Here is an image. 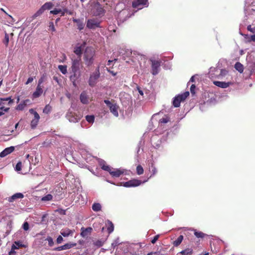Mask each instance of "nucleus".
I'll return each mask as SVG.
<instances>
[{
	"label": "nucleus",
	"mask_w": 255,
	"mask_h": 255,
	"mask_svg": "<svg viewBox=\"0 0 255 255\" xmlns=\"http://www.w3.org/2000/svg\"><path fill=\"white\" fill-rule=\"evenodd\" d=\"M95 55V50L92 47H87L84 52V60L85 64L89 66L94 62V56Z\"/></svg>",
	"instance_id": "1"
},
{
	"label": "nucleus",
	"mask_w": 255,
	"mask_h": 255,
	"mask_svg": "<svg viewBox=\"0 0 255 255\" xmlns=\"http://www.w3.org/2000/svg\"><path fill=\"white\" fill-rule=\"evenodd\" d=\"M81 59H76L72 60V66H71V71L73 74L70 76V79L73 83V84H75V82L76 80L78 79V76L77 75V72L79 70L80 65Z\"/></svg>",
	"instance_id": "2"
},
{
	"label": "nucleus",
	"mask_w": 255,
	"mask_h": 255,
	"mask_svg": "<svg viewBox=\"0 0 255 255\" xmlns=\"http://www.w3.org/2000/svg\"><path fill=\"white\" fill-rule=\"evenodd\" d=\"M100 71L99 68H98L96 71L91 74L89 79V85L91 87H94L96 85L97 83L98 79L100 77Z\"/></svg>",
	"instance_id": "3"
},
{
	"label": "nucleus",
	"mask_w": 255,
	"mask_h": 255,
	"mask_svg": "<svg viewBox=\"0 0 255 255\" xmlns=\"http://www.w3.org/2000/svg\"><path fill=\"white\" fill-rule=\"evenodd\" d=\"M142 183L140 180L133 179L127 182H121L120 184L125 187H135L139 186Z\"/></svg>",
	"instance_id": "4"
},
{
	"label": "nucleus",
	"mask_w": 255,
	"mask_h": 255,
	"mask_svg": "<svg viewBox=\"0 0 255 255\" xmlns=\"http://www.w3.org/2000/svg\"><path fill=\"white\" fill-rule=\"evenodd\" d=\"M100 22L96 19H89L87 22V27L89 29H95L97 27H100Z\"/></svg>",
	"instance_id": "5"
},
{
	"label": "nucleus",
	"mask_w": 255,
	"mask_h": 255,
	"mask_svg": "<svg viewBox=\"0 0 255 255\" xmlns=\"http://www.w3.org/2000/svg\"><path fill=\"white\" fill-rule=\"evenodd\" d=\"M150 61L151 62V73L153 75H155L159 72L161 62L155 60H151Z\"/></svg>",
	"instance_id": "6"
},
{
	"label": "nucleus",
	"mask_w": 255,
	"mask_h": 255,
	"mask_svg": "<svg viewBox=\"0 0 255 255\" xmlns=\"http://www.w3.org/2000/svg\"><path fill=\"white\" fill-rule=\"evenodd\" d=\"M147 5V0H134L132 2V6L133 8L141 9L144 6Z\"/></svg>",
	"instance_id": "7"
},
{
	"label": "nucleus",
	"mask_w": 255,
	"mask_h": 255,
	"mask_svg": "<svg viewBox=\"0 0 255 255\" xmlns=\"http://www.w3.org/2000/svg\"><path fill=\"white\" fill-rule=\"evenodd\" d=\"M104 103L109 108L111 112L112 113L114 116L118 117L119 114L116 105L112 104L110 101L107 100H104Z\"/></svg>",
	"instance_id": "8"
},
{
	"label": "nucleus",
	"mask_w": 255,
	"mask_h": 255,
	"mask_svg": "<svg viewBox=\"0 0 255 255\" xmlns=\"http://www.w3.org/2000/svg\"><path fill=\"white\" fill-rule=\"evenodd\" d=\"M108 172L112 175V176L115 177H119L124 173V171L119 169H113L112 167L110 168V170Z\"/></svg>",
	"instance_id": "9"
},
{
	"label": "nucleus",
	"mask_w": 255,
	"mask_h": 255,
	"mask_svg": "<svg viewBox=\"0 0 255 255\" xmlns=\"http://www.w3.org/2000/svg\"><path fill=\"white\" fill-rule=\"evenodd\" d=\"M24 197V195L21 193H16L11 196L7 198V201L9 202H13L15 201H17L19 199H22Z\"/></svg>",
	"instance_id": "10"
},
{
	"label": "nucleus",
	"mask_w": 255,
	"mask_h": 255,
	"mask_svg": "<svg viewBox=\"0 0 255 255\" xmlns=\"http://www.w3.org/2000/svg\"><path fill=\"white\" fill-rule=\"evenodd\" d=\"M39 119V115L36 112H35L34 113V119L31 121L30 123V126L32 129H34L36 127Z\"/></svg>",
	"instance_id": "11"
},
{
	"label": "nucleus",
	"mask_w": 255,
	"mask_h": 255,
	"mask_svg": "<svg viewBox=\"0 0 255 255\" xmlns=\"http://www.w3.org/2000/svg\"><path fill=\"white\" fill-rule=\"evenodd\" d=\"M42 88V85H37L35 92L32 94L33 98H37L41 95L43 92Z\"/></svg>",
	"instance_id": "12"
},
{
	"label": "nucleus",
	"mask_w": 255,
	"mask_h": 255,
	"mask_svg": "<svg viewBox=\"0 0 255 255\" xmlns=\"http://www.w3.org/2000/svg\"><path fill=\"white\" fill-rule=\"evenodd\" d=\"M92 230L91 227H88L87 228H84V227L82 228L81 229V236L83 238L88 237L91 233Z\"/></svg>",
	"instance_id": "13"
},
{
	"label": "nucleus",
	"mask_w": 255,
	"mask_h": 255,
	"mask_svg": "<svg viewBox=\"0 0 255 255\" xmlns=\"http://www.w3.org/2000/svg\"><path fill=\"white\" fill-rule=\"evenodd\" d=\"M14 150V147L13 146H10L9 147H7L5 148L2 152L0 153V156L1 157H3L8 154L13 152Z\"/></svg>",
	"instance_id": "14"
},
{
	"label": "nucleus",
	"mask_w": 255,
	"mask_h": 255,
	"mask_svg": "<svg viewBox=\"0 0 255 255\" xmlns=\"http://www.w3.org/2000/svg\"><path fill=\"white\" fill-rule=\"evenodd\" d=\"M213 83L215 85L222 88H226L231 84V82H225L220 81H214Z\"/></svg>",
	"instance_id": "15"
},
{
	"label": "nucleus",
	"mask_w": 255,
	"mask_h": 255,
	"mask_svg": "<svg viewBox=\"0 0 255 255\" xmlns=\"http://www.w3.org/2000/svg\"><path fill=\"white\" fill-rule=\"evenodd\" d=\"M74 231L71 230L69 229H62L60 231V234L64 237H68L69 236H72Z\"/></svg>",
	"instance_id": "16"
},
{
	"label": "nucleus",
	"mask_w": 255,
	"mask_h": 255,
	"mask_svg": "<svg viewBox=\"0 0 255 255\" xmlns=\"http://www.w3.org/2000/svg\"><path fill=\"white\" fill-rule=\"evenodd\" d=\"M99 165H100L101 168L105 171H110L111 167L108 165H107L106 162L105 160L101 159L99 161Z\"/></svg>",
	"instance_id": "17"
},
{
	"label": "nucleus",
	"mask_w": 255,
	"mask_h": 255,
	"mask_svg": "<svg viewBox=\"0 0 255 255\" xmlns=\"http://www.w3.org/2000/svg\"><path fill=\"white\" fill-rule=\"evenodd\" d=\"M83 48V47L82 45L77 46L74 48V52L75 54H76L78 56V58L81 59V55L82 54Z\"/></svg>",
	"instance_id": "18"
},
{
	"label": "nucleus",
	"mask_w": 255,
	"mask_h": 255,
	"mask_svg": "<svg viewBox=\"0 0 255 255\" xmlns=\"http://www.w3.org/2000/svg\"><path fill=\"white\" fill-rule=\"evenodd\" d=\"M73 21L75 23H77V25L78 26V28L79 30H82L84 27V23L82 20H81L80 19H73Z\"/></svg>",
	"instance_id": "19"
},
{
	"label": "nucleus",
	"mask_w": 255,
	"mask_h": 255,
	"mask_svg": "<svg viewBox=\"0 0 255 255\" xmlns=\"http://www.w3.org/2000/svg\"><path fill=\"white\" fill-rule=\"evenodd\" d=\"M80 99L81 103L84 104H86L88 103V98L86 92H82L80 96Z\"/></svg>",
	"instance_id": "20"
},
{
	"label": "nucleus",
	"mask_w": 255,
	"mask_h": 255,
	"mask_svg": "<svg viewBox=\"0 0 255 255\" xmlns=\"http://www.w3.org/2000/svg\"><path fill=\"white\" fill-rule=\"evenodd\" d=\"M106 226L107 227V230L109 234L112 233L114 229V224L110 220H107L106 222Z\"/></svg>",
	"instance_id": "21"
},
{
	"label": "nucleus",
	"mask_w": 255,
	"mask_h": 255,
	"mask_svg": "<svg viewBox=\"0 0 255 255\" xmlns=\"http://www.w3.org/2000/svg\"><path fill=\"white\" fill-rule=\"evenodd\" d=\"M193 250L191 248L186 249L178 253L177 255H192Z\"/></svg>",
	"instance_id": "22"
},
{
	"label": "nucleus",
	"mask_w": 255,
	"mask_h": 255,
	"mask_svg": "<svg viewBox=\"0 0 255 255\" xmlns=\"http://www.w3.org/2000/svg\"><path fill=\"white\" fill-rule=\"evenodd\" d=\"M29 102V100L28 99L23 101L21 103L17 105L16 109L20 111L23 110L27 105V103Z\"/></svg>",
	"instance_id": "23"
},
{
	"label": "nucleus",
	"mask_w": 255,
	"mask_h": 255,
	"mask_svg": "<svg viewBox=\"0 0 255 255\" xmlns=\"http://www.w3.org/2000/svg\"><path fill=\"white\" fill-rule=\"evenodd\" d=\"M235 68L240 73L244 71L243 65L240 62H237L235 65Z\"/></svg>",
	"instance_id": "24"
},
{
	"label": "nucleus",
	"mask_w": 255,
	"mask_h": 255,
	"mask_svg": "<svg viewBox=\"0 0 255 255\" xmlns=\"http://www.w3.org/2000/svg\"><path fill=\"white\" fill-rule=\"evenodd\" d=\"M53 6V4L51 2H47L45 3L41 7L45 11L46 9H50Z\"/></svg>",
	"instance_id": "25"
},
{
	"label": "nucleus",
	"mask_w": 255,
	"mask_h": 255,
	"mask_svg": "<svg viewBox=\"0 0 255 255\" xmlns=\"http://www.w3.org/2000/svg\"><path fill=\"white\" fill-rule=\"evenodd\" d=\"M183 240V236L182 235L179 236L178 238L174 241L173 245L175 247L178 246L182 242Z\"/></svg>",
	"instance_id": "26"
},
{
	"label": "nucleus",
	"mask_w": 255,
	"mask_h": 255,
	"mask_svg": "<svg viewBox=\"0 0 255 255\" xmlns=\"http://www.w3.org/2000/svg\"><path fill=\"white\" fill-rule=\"evenodd\" d=\"M104 13L105 10L103 7L101 6H98L96 9V11L95 12V15L99 16L103 15Z\"/></svg>",
	"instance_id": "27"
},
{
	"label": "nucleus",
	"mask_w": 255,
	"mask_h": 255,
	"mask_svg": "<svg viewBox=\"0 0 255 255\" xmlns=\"http://www.w3.org/2000/svg\"><path fill=\"white\" fill-rule=\"evenodd\" d=\"M189 95V92H185L183 94L179 95L178 97L179 98V100L181 102L184 101Z\"/></svg>",
	"instance_id": "28"
},
{
	"label": "nucleus",
	"mask_w": 255,
	"mask_h": 255,
	"mask_svg": "<svg viewBox=\"0 0 255 255\" xmlns=\"http://www.w3.org/2000/svg\"><path fill=\"white\" fill-rule=\"evenodd\" d=\"M179 98L178 97V96L175 97L173 100V105L174 107L177 108L179 107L180 105V103L181 101L179 100Z\"/></svg>",
	"instance_id": "29"
},
{
	"label": "nucleus",
	"mask_w": 255,
	"mask_h": 255,
	"mask_svg": "<svg viewBox=\"0 0 255 255\" xmlns=\"http://www.w3.org/2000/svg\"><path fill=\"white\" fill-rule=\"evenodd\" d=\"M47 79V75L46 73H44L42 74L40 78L38 80V85H42V84L46 81Z\"/></svg>",
	"instance_id": "30"
},
{
	"label": "nucleus",
	"mask_w": 255,
	"mask_h": 255,
	"mask_svg": "<svg viewBox=\"0 0 255 255\" xmlns=\"http://www.w3.org/2000/svg\"><path fill=\"white\" fill-rule=\"evenodd\" d=\"M59 70L63 74H66L67 72V66L66 65H59L58 67Z\"/></svg>",
	"instance_id": "31"
},
{
	"label": "nucleus",
	"mask_w": 255,
	"mask_h": 255,
	"mask_svg": "<svg viewBox=\"0 0 255 255\" xmlns=\"http://www.w3.org/2000/svg\"><path fill=\"white\" fill-rule=\"evenodd\" d=\"M53 196L51 194H47L41 198V201L43 202H46L52 200Z\"/></svg>",
	"instance_id": "32"
},
{
	"label": "nucleus",
	"mask_w": 255,
	"mask_h": 255,
	"mask_svg": "<svg viewBox=\"0 0 255 255\" xmlns=\"http://www.w3.org/2000/svg\"><path fill=\"white\" fill-rule=\"evenodd\" d=\"M44 11V10H43V9H42V7H41L32 16V18H35L36 17H37V16L40 15L41 14H42L43 12Z\"/></svg>",
	"instance_id": "33"
},
{
	"label": "nucleus",
	"mask_w": 255,
	"mask_h": 255,
	"mask_svg": "<svg viewBox=\"0 0 255 255\" xmlns=\"http://www.w3.org/2000/svg\"><path fill=\"white\" fill-rule=\"evenodd\" d=\"M136 170V173L138 175H141L144 172L143 168L140 165H138L137 166Z\"/></svg>",
	"instance_id": "34"
},
{
	"label": "nucleus",
	"mask_w": 255,
	"mask_h": 255,
	"mask_svg": "<svg viewBox=\"0 0 255 255\" xmlns=\"http://www.w3.org/2000/svg\"><path fill=\"white\" fill-rule=\"evenodd\" d=\"M51 109L52 108L49 104L46 105L43 110V112L44 114H48L51 112Z\"/></svg>",
	"instance_id": "35"
},
{
	"label": "nucleus",
	"mask_w": 255,
	"mask_h": 255,
	"mask_svg": "<svg viewBox=\"0 0 255 255\" xmlns=\"http://www.w3.org/2000/svg\"><path fill=\"white\" fill-rule=\"evenodd\" d=\"M86 120L89 123H93L94 122L95 117L93 115H88L86 116Z\"/></svg>",
	"instance_id": "36"
},
{
	"label": "nucleus",
	"mask_w": 255,
	"mask_h": 255,
	"mask_svg": "<svg viewBox=\"0 0 255 255\" xmlns=\"http://www.w3.org/2000/svg\"><path fill=\"white\" fill-rule=\"evenodd\" d=\"M76 245V243H67V244L64 245V247L65 250H66L70 249L75 247Z\"/></svg>",
	"instance_id": "37"
},
{
	"label": "nucleus",
	"mask_w": 255,
	"mask_h": 255,
	"mask_svg": "<svg viewBox=\"0 0 255 255\" xmlns=\"http://www.w3.org/2000/svg\"><path fill=\"white\" fill-rule=\"evenodd\" d=\"M194 235L197 237V238H203L205 237V234L201 232H198V231H195L194 232Z\"/></svg>",
	"instance_id": "38"
},
{
	"label": "nucleus",
	"mask_w": 255,
	"mask_h": 255,
	"mask_svg": "<svg viewBox=\"0 0 255 255\" xmlns=\"http://www.w3.org/2000/svg\"><path fill=\"white\" fill-rule=\"evenodd\" d=\"M45 241L48 242L49 247H52L54 244L53 239L50 236L47 237Z\"/></svg>",
	"instance_id": "39"
},
{
	"label": "nucleus",
	"mask_w": 255,
	"mask_h": 255,
	"mask_svg": "<svg viewBox=\"0 0 255 255\" xmlns=\"http://www.w3.org/2000/svg\"><path fill=\"white\" fill-rule=\"evenodd\" d=\"M0 99L1 101H8V105H11L13 102V100L11 99L10 97L5 98H0Z\"/></svg>",
	"instance_id": "40"
},
{
	"label": "nucleus",
	"mask_w": 255,
	"mask_h": 255,
	"mask_svg": "<svg viewBox=\"0 0 255 255\" xmlns=\"http://www.w3.org/2000/svg\"><path fill=\"white\" fill-rule=\"evenodd\" d=\"M169 121V119L167 117H165L159 120V123L160 124H166L168 123Z\"/></svg>",
	"instance_id": "41"
},
{
	"label": "nucleus",
	"mask_w": 255,
	"mask_h": 255,
	"mask_svg": "<svg viewBox=\"0 0 255 255\" xmlns=\"http://www.w3.org/2000/svg\"><path fill=\"white\" fill-rule=\"evenodd\" d=\"M3 43L6 46H7L9 42V36L8 34L5 33L4 36V38L3 41Z\"/></svg>",
	"instance_id": "42"
},
{
	"label": "nucleus",
	"mask_w": 255,
	"mask_h": 255,
	"mask_svg": "<svg viewBox=\"0 0 255 255\" xmlns=\"http://www.w3.org/2000/svg\"><path fill=\"white\" fill-rule=\"evenodd\" d=\"M22 163L19 161L15 166V170L19 171L21 170Z\"/></svg>",
	"instance_id": "43"
},
{
	"label": "nucleus",
	"mask_w": 255,
	"mask_h": 255,
	"mask_svg": "<svg viewBox=\"0 0 255 255\" xmlns=\"http://www.w3.org/2000/svg\"><path fill=\"white\" fill-rule=\"evenodd\" d=\"M16 249H18V247H17L15 245H12L11 251L9 252V255H11L12 254L14 253V250Z\"/></svg>",
	"instance_id": "44"
},
{
	"label": "nucleus",
	"mask_w": 255,
	"mask_h": 255,
	"mask_svg": "<svg viewBox=\"0 0 255 255\" xmlns=\"http://www.w3.org/2000/svg\"><path fill=\"white\" fill-rule=\"evenodd\" d=\"M22 228L24 231H27L29 229V224L27 222H25L23 225Z\"/></svg>",
	"instance_id": "45"
},
{
	"label": "nucleus",
	"mask_w": 255,
	"mask_h": 255,
	"mask_svg": "<svg viewBox=\"0 0 255 255\" xmlns=\"http://www.w3.org/2000/svg\"><path fill=\"white\" fill-rule=\"evenodd\" d=\"M61 12H62L61 9H56V8L54 9L53 10H51L50 11V13H52V14H57L58 13H60Z\"/></svg>",
	"instance_id": "46"
},
{
	"label": "nucleus",
	"mask_w": 255,
	"mask_h": 255,
	"mask_svg": "<svg viewBox=\"0 0 255 255\" xmlns=\"http://www.w3.org/2000/svg\"><path fill=\"white\" fill-rule=\"evenodd\" d=\"M228 74V71L225 69H222L219 76H225Z\"/></svg>",
	"instance_id": "47"
},
{
	"label": "nucleus",
	"mask_w": 255,
	"mask_h": 255,
	"mask_svg": "<svg viewBox=\"0 0 255 255\" xmlns=\"http://www.w3.org/2000/svg\"><path fill=\"white\" fill-rule=\"evenodd\" d=\"M56 212H58L60 214L65 215L66 213V210H63L62 208H58L55 210Z\"/></svg>",
	"instance_id": "48"
},
{
	"label": "nucleus",
	"mask_w": 255,
	"mask_h": 255,
	"mask_svg": "<svg viewBox=\"0 0 255 255\" xmlns=\"http://www.w3.org/2000/svg\"><path fill=\"white\" fill-rule=\"evenodd\" d=\"M160 235H157L154 237L153 239L151 241V242L152 244H154L156 241L158 240Z\"/></svg>",
	"instance_id": "49"
},
{
	"label": "nucleus",
	"mask_w": 255,
	"mask_h": 255,
	"mask_svg": "<svg viewBox=\"0 0 255 255\" xmlns=\"http://www.w3.org/2000/svg\"><path fill=\"white\" fill-rule=\"evenodd\" d=\"M53 250L56 251H63V250H65L64 249V245H63V246L55 248Z\"/></svg>",
	"instance_id": "50"
},
{
	"label": "nucleus",
	"mask_w": 255,
	"mask_h": 255,
	"mask_svg": "<svg viewBox=\"0 0 255 255\" xmlns=\"http://www.w3.org/2000/svg\"><path fill=\"white\" fill-rule=\"evenodd\" d=\"M195 88H196V86L194 84H192L191 86L190 92H191V94H194L195 93Z\"/></svg>",
	"instance_id": "51"
},
{
	"label": "nucleus",
	"mask_w": 255,
	"mask_h": 255,
	"mask_svg": "<svg viewBox=\"0 0 255 255\" xmlns=\"http://www.w3.org/2000/svg\"><path fill=\"white\" fill-rule=\"evenodd\" d=\"M151 173H152L151 175H150V177L152 176H154L157 173V170L155 167H152Z\"/></svg>",
	"instance_id": "52"
},
{
	"label": "nucleus",
	"mask_w": 255,
	"mask_h": 255,
	"mask_svg": "<svg viewBox=\"0 0 255 255\" xmlns=\"http://www.w3.org/2000/svg\"><path fill=\"white\" fill-rule=\"evenodd\" d=\"M49 28L52 31H55V28L54 27V24L52 22H50V23H49Z\"/></svg>",
	"instance_id": "53"
},
{
	"label": "nucleus",
	"mask_w": 255,
	"mask_h": 255,
	"mask_svg": "<svg viewBox=\"0 0 255 255\" xmlns=\"http://www.w3.org/2000/svg\"><path fill=\"white\" fill-rule=\"evenodd\" d=\"M63 240V238L61 236H59L57 238V240H56L57 243L60 244L62 243Z\"/></svg>",
	"instance_id": "54"
},
{
	"label": "nucleus",
	"mask_w": 255,
	"mask_h": 255,
	"mask_svg": "<svg viewBox=\"0 0 255 255\" xmlns=\"http://www.w3.org/2000/svg\"><path fill=\"white\" fill-rule=\"evenodd\" d=\"M33 80V78L32 77H29L28 78L26 82L25 83L26 85H27L29 84L30 83H31Z\"/></svg>",
	"instance_id": "55"
},
{
	"label": "nucleus",
	"mask_w": 255,
	"mask_h": 255,
	"mask_svg": "<svg viewBox=\"0 0 255 255\" xmlns=\"http://www.w3.org/2000/svg\"><path fill=\"white\" fill-rule=\"evenodd\" d=\"M107 70L108 71L112 74L113 76H116L117 75V73L115 72L114 71L111 70V69H109L108 68H107Z\"/></svg>",
	"instance_id": "56"
},
{
	"label": "nucleus",
	"mask_w": 255,
	"mask_h": 255,
	"mask_svg": "<svg viewBox=\"0 0 255 255\" xmlns=\"http://www.w3.org/2000/svg\"><path fill=\"white\" fill-rule=\"evenodd\" d=\"M9 110V108H4V107H1L0 108V110H2L4 111L5 112H7Z\"/></svg>",
	"instance_id": "57"
},
{
	"label": "nucleus",
	"mask_w": 255,
	"mask_h": 255,
	"mask_svg": "<svg viewBox=\"0 0 255 255\" xmlns=\"http://www.w3.org/2000/svg\"><path fill=\"white\" fill-rule=\"evenodd\" d=\"M92 207H101V205L99 203H95L93 204Z\"/></svg>",
	"instance_id": "58"
},
{
	"label": "nucleus",
	"mask_w": 255,
	"mask_h": 255,
	"mask_svg": "<svg viewBox=\"0 0 255 255\" xmlns=\"http://www.w3.org/2000/svg\"><path fill=\"white\" fill-rule=\"evenodd\" d=\"M13 245H15L17 247H18V248L19 247H22V244L20 242H15L14 244Z\"/></svg>",
	"instance_id": "59"
},
{
	"label": "nucleus",
	"mask_w": 255,
	"mask_h": 255,
	"mask_svg": "<svg viewBox=\"0 0 255 255\" xmlns=\"http://www.w3.org/2000/svg\"><path fill=\"white\" fill-rule=\"evenodd\" d=\"M153 254L155 255H162L160 252H154V253H150L147 254V255H152Z\"/></svg>",
	"instance_id": "60"
},
{
	"label": "nucleus",
	"mask_w": 255,
	"mask_h": 255,
	"mask_svg": "<svg viewBox=\"0 0 255 255\" xmlns=\"http://www.w3.org/2000/svg\"><path fill=\"white\" fill-rule=\"evenodd\" d=\"M247 29H248V30H249L252 32H254V31L253 30V28H252V26L251 25H249L248 26Z\"/></svg>",
	"instance_id": "61"
},
{
	"label": "nucleus",
	"mask_w": 255,
	"mask_h": 255,
	"mask_svg": "<svg viewBox=\"0 0 255 255\" xmlns=\"http://www.w3.org/2000/svg\"><path fill=\"white\" fill-rule=\"evenodd\" d=\"M251 39L252 41L255 42V34L253 35H251Z\"/></svg>",
	"instance_id": "62"
},
{
	"label": "nucleus",
	"mask_w": 255,
	"mask_h": 255,
	"mask_svg": "<svg viewBox=\"0 0 255 255\" xmlns=\"http://www.w3.org/2000/svg\"><path fill=\"white\" fill-rule=\"evenodd\" d=\"M53 80H55L56 82H57V83L59 82V79L56 76H54L53 77Z\"/></svg>",
	"instance_id": "63"
},
{
	"label": "nucleus",
	"mask_w": 255,
	"mask_h": 255,
	"mask_svg": "<svg viewBox=\"0 0 255 255\" xmlns=\"http://www.w3.org/2000/svg\"><path fill=\"white\" fill-rule=\"evenodd\" d=\"M127 55H128V56H129L130 55H131V51L130 50H128L127 51Z\"/></svg>",
	"instance_id": "64"
}]
</instances>
